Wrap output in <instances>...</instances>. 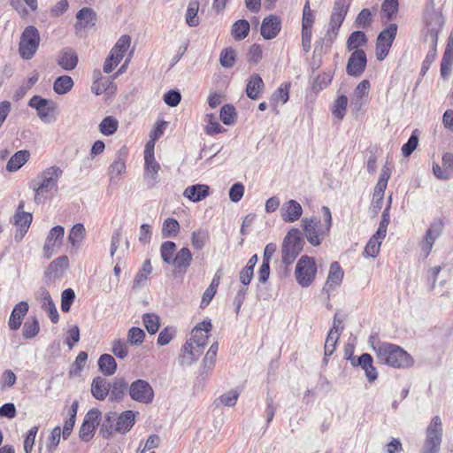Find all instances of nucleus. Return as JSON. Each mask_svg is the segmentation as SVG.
Masks as SVG:
<instances>
[{
    "instance_id": "412c9836",
    "label": "nucleus",
    "mask_w": 453,
    "mask_h": 453,
    "mask_svg": "<svg viewBox=\"0 0 453 453\" xmlns=\"http://www.w3.org/2000/svg\"><path fill=\"white\" fill-rule=\"evenodd\" d=\"M137 416H139V412L132 410L121 412L115 418V433L126 434L129 432L135 424Z\"/></svg>"
},
{
    "instance_id": "72a5a7b5",
    "label": "nucleus",
    "mask_w": 453,
    "mask_h": 453,
    "mask_svg": "<svg viewBox=\"0 0 453 453\" xmlns=\"http://www.w3.org/2000/svg\"><path fill=\"white\" fill-rule=\"evenodd\" d=\"M74 82L71 76L58 77L53 83V90L58 95H65L73 88Z\"/></svg>"
},
{
    "instance_id": "052dcab7",
    "label": "nucleus",
    "mask_w": 453,
    "mask_h": 453,
    "mask_svg": "<svg viewBox=\"0 0 453 453\" xmlns=\"http://www.w3.org/2000/svg\"><path fill=\"white\" fill-rule=\"evenodd\" d=\"M370 82L367 80H363L355 88L354 96H355V104L358 105L357 109L361 106L362 98L368 94L370 89Z\"/></svg>"
},
{
    "instance_id": "37998d69",
    "label": "nucleus",
    "mask_w": 453,
    "mask_h": 453,
    "mask_svg": "<svg viewBox=\"0 0 453 453\" xmlns=\"http://www.w3.org/2000/svg\"><path fill=\"white\" fill-rule=\"evenodd\" d=\"M209 237L210 234L207 229L199 228L195 230L191 234L192 246L197 250H202L208 242Z\"/></svg>"
},
{
    "instance_id": "69168bd1",
    "label": "nucleus",
    "mask_w": 453,
    "mask_h": 453,
    "mask_svg": "<svg viewBox=\"0 0 453 453\" xmlns=\"http://www.w3.org/2000/svg\"><path fill=\"white\" fill-rule=\"evenodd\" d=\"M145 333L140 327L133 326L127 334L128 342L132 345H140L143 342Z\"/></svg>"
},
{
    "instance_id": "c756f323",
    "label": "nucleus",
    "mask_w": 453,
    "mask_h": 453,
    "mask_svg": "<svg viewBox=\"0 0 453 453\" xmlns=\"http://www.w3.org/2000/svg\"><path fill=\"white\" fill-rule=\"evenodd\" d=\"M130 396H153L154 391L150 384L144 380H137L129 387Z\"/></svg>"
},
{
    "instance_id": "c9c22d12",
    "label": "nucleus",
    "mask_w": 453,
    "mask_h": 453,
    "mask_svg": "<svg viewBox=\"0 0 453 453\" xmlns=\"http://www.w3.org/2000/svg\"><path fill=\"white\" fill-rule=\"evenodd\" d=\"M30 154L27 150L17 151L7 162L6 170L15 172L19 170L27 160Z\"/></svg>"
},
{
    "instance_id": "5701e85b",
    "label": "nucleus",
    "mask_w": 453,
    "mask_h": 453,
    "mask_svg": "<svg viewBox=\"0 0 453 453\" xmlns=\"http://www.w3.org/2000/svg\"><path fill=\"white\" fill-rule=\"evenodd\" d=\"M453 65V32L449 35L446 48L441 62V76L448 79L451 73Z\"/></svg>"
},
{
    "instance_id": "4d7b16f0",
    "label": "nucleus",
    "mask_w": 453,
    "mask_h": 453,
    "mask_svg": "<svg viewBox=\"0 0 453 453\" xmlns=\"http://www.w3.org/2000/svg\"><path fill=\"white\" fill-rule=\"evenodd\" d=\"M88 360V354L85 351H81L75 358L74 363L73 364L69 374L71 377L80 375L81 370L83 369L86 362Z\"/></svg>"
},
{
    "instance_id": "f8f14e48",
    "label": "nucleus",
    "mask_w": 453,
    "mask_h": 453,
    "mask_svg": "<svg viewBox=\"0 0 453 453\" xmlns=\"http://www.w3.org/2000/svg\"><path fill=\"white\" fill-rule=\"evenodd\" d=\"M367 64L366 54L363 50H354L347 63L346 72L347 74L352 77H359L365 70Z\"/></svg>"
},
{
    "instance_id": "7ed1b4c3",
    "label": "nucleus",
    "mask_w": 453,
    "mask_h": 453,
    "mask_svg": "<svg viewBox=\"0 0 453 453\" xmlns=\"http://www.w3.org/2000/svg\"><path fill=\"white\" fill-rule=\"evenodd\" d=\"M324 224H320V220L315 218H303L302 219V226L304 235L312 246H319L323 239L329 234L332 226V214L327 206H323L322 209Z\"/></svg>"
},
{
    "instance_id": "bf43d9fd",
    "label": "nucleus",
    "mask_w": 453,
    "mask_h": 453,
    "mask_svg": "<svg viewBox=\"0 0 453 453\" xmlns=\"http://www.w3.org/2000/svg\"><path fill=\"white\" fill-rule=\"evenodd\" d=\"M418 144V130H414L408 139L407 142L402 147V153L404 157H410L412 152L416 150Z\"/></svg>"
},
{
    "instance_id": "7c9ffc66",
    "label": "nucleus",
    "mask_w": 453,
    "mask_h": 453,
    "mask_svg": "<svg viewBox=\"0 0 453 453\" xmlns=\"http://www.w3.org/2000/svg\"><path fill=\"white\" fill-rule=\"evenodd\" d=\"M76 29L85 28L88 26H94L96 20V13L91 8L84 7L81 9L77 14Z\"/></svg>"
},
{
    "instance_id": "864d4df0",
    "label": "nucleus",
    "mask_w": 453,
    "mask_h": 453,
    "mask_svg": "<svg viewBox=\"0 0 453 453\" xmlns=\"http://www.w3.org/2000/svg\"><path fill=\"white\" fill-rule=\"evenodd\" d=\"M32 214L29 212L24 213H15L14 220L15 225L19 227L21 234L20 238L23 237L24 234L27 233L31 222H32Z\"/></svg>"
},
{
    "instance_id": "c85d7f7f",
    "label": "nucleus",
    "mask_w": 453,
    "mask_h": 453,
    "mask_svg": "<svg viewBox=\"0 0 453 453\" xmlns=\"http://www.w3.org/2000/svg\"><path fill=\"white\" fill-rule=\"evenodd\" d=\"M210 188L205 184H196L188 186L183 192V196L192 202H200L209 196Z\"/></svg>"
},
{
    "instance_id": "2f4dec72",
    "label": "nucleus",
    "mask_w": 453,
    "mask_h": 453,
    "mask_svg": "<svg viewBox=\"0 0 453 453\" xmlns=\"http://www.w3.org/2000/svg\"><path fill=\"white\" fill-rule=\"evenodd\" d=\"M359 365L365 372L369 381H374L378 377L376 368L373 366L372 357L368 353H364L359 357Z\"/></svg>"
},
{
    "instance_id": "9d476101",
    "label": "nucleus",
    "mask_w": 453,
    "mask_h": 453,
    "mask_svg": "<svg viewBox=\"0 0 453 453\" xmlns=\"http://www.w3.org/2000/svg\"><path fill=\"white\" fill-rule=\"evenodd\" d=\"M396 33V24H390L379 34L376 42V57L379 61H382L388 56Z\"/></svg>"
},
{
    "instance_id": "a18cd8bd",
    "label": "nucleus",
    "mask_w": 453,
    "mask_h": 453,
    "mask_svg": "<svg viewBox=\"0 0 453 453\" xmlns=\"http://www.w3.org/2000/svg\"><path fill=\"white\" fill-rule=\"evenodd\" d=\"M143 325L149 334H156L160 326V319L155 313H145L142 315Z\"/></svg>"
},
{
    "instance_id": "13d9d810",
    "label": "nucleus",
    "mask_w": 453,
    "mask_h": 453,
    "mask_svg": "<svg viewBox=\"0 0 453 453\" xmlns=\"http://www.w3.org/2000/svg\"><path fill=\"white\" fill-rule=\"evenodd\" d=\"M235 57H236V54H235V51L234 49H232V48L224 49L221 51L220 57H219L220 65L226 68L232 67L235 63Z\"/></svg>"
},
{
    "instance_id": "0e129e2a",
    "label": "nucleus",
    "mask_w": 453,
    "mask_h": 453,
    "mask_svg": "<svg viewBox=\"0 0 453 453\" xmlns=\"http://www.w3.org/2000/svg\"><path fill=\"white\" fill-rule=\"evenodd\" d=\"M398 0H384L381 4V12L388 19H392L398 12Z\"/></svg>"
},
{
    "instance_id": "de8ad7c7",
    "label": "nucleus",
    "mask_w": 453,
    "mask_h": 453,
    "mask_svg": "<svg viewBox=\"0 0 453 453\" xmlns=\"http://www.w3.org/2000/svg\"><path fill=\"white\" fill-rule=\"evenodd\" d=\"M199 10V2L198 0H191L188 4L187 13H186V22L189 27H196L199 24V20L197 18V13Z\"/></svg>"
},
{
    "instance_id": "a19ab883",
    "label": "nucleus",
    "mask_w": 453,
    "mask_h": 453,
    "mask_svg": "<svg viewBox=\"0 0 453 453\" xmlns=\"http://www.w3.org/2000/svg\"><path fill=\"white\" fill-rule=\"evenodd\" d=\"M385 236H378L375 233L368 241L365 248V255L369 257H376L380 252V245Z\"/></svg>"
},
{
    "instance_id": "4be33fe9",
    "label": "nucleus",
    "mask_w": 453,
    "mask_h": 453,
    "mask_svg": "<svg viewBox=\"0 0 453 453\" xmlns=\"http://www.w3.org/2000/svg\"><path fill=\"white\" fill-rule=\"evenodd\" d=\"M302 214V205L294 199L285 202L280 209L281 219L286 223H292L298 220Z\"/></svg>"
},
{
    "instance_id": "473e14b6",
    "label": "nucleus",
    "mask_w": 453,
    "mask_h": 453,
    "mask_svg": "<svg viewBox=\"0 0 453 453\" xmlns=\"http://www.w3.org/2000/svg\"><path fill=\"white\" fill-rule=\"evenodd\" d=\"M264 88V81L260 75L254 73L251 75L250 81L246 87V94L248 97L252 100L257 99L259 97V93L261 89Z\"/></svg>"
},
{
    "instance_id": "2eb2a0df",
    "label": "nucleus",
    "mask_w": 453,
    "mask_h": 453,
    "mask_svg": "<svg viewBox=\"0 0 453 453\" xmlns=\"http://www.w3.org/2000/svg\"><path fill=\"white\" fill-rule=\"evenodd\" d=\"M212 329L211 320L206 319L202 322L198 323L191 332V338L188 341H192L196 346L203 349L208 343L209 333Z\"/></svg>"
},
{
    "instance_id": "20e7f679",
    "label": "nucleus",
    "mask_w": 453,
    "mask_h": 453,
    "mask_svg": "<svg viewBox=\"0 0 453 453\" xmlns=\"http://www.w3.org/2000/svg\"><path fill=\"white\" fill-rule=\"evenodd\" d=\"M349 6L350 0H334L328 28L324 38L328 46H331L337 39L340 27L345 20Z\"/></svg>"
},
{
    "instance_id": "f257e3e1",
    "label": "nucleus",
    "mask_w": 453,
    "mask_h": 453,
    "mask_svg": "<svg viewBox=\"0 0 453 453\" xmlns=\"http://www.w3.org/2000/svg\"><path fill=\"white\" fill-rule=\"evenodd\" d=\"M380 363L394 368H407L412 365L413 359L402 347L380 342L377 334H372L368 340Z\"/></svg>"
},
{
    "instance_id": "39448f33",
    "label": "nucleus",
    "mask_w": 453,
    "mask_h": 453,
    "mask_svg": "<svg viewBox=\"0 0 453 453\" xmlns=\"http://www.w3.org/2000/svg\"><path fill=\"white\" fill-rule=\"evenodd\" d=\"M304 241L298 228H291L283 239L281 246V261L288 266L294 263L302 252Z\"/></svg>"
},
{
    "instance_id": "58836bf2",
    "label": "nucleus",
    "mask_w": 453,
    "mask_h": 453,
    "mask_svg": "<svg viewBox=\"0 0 453 453\" xmlns=\"http://www.w3.org/2000/svg\"><path fill=\"white\" fill-rule=\"evenodd\" d=\"M86 235V229L83 224H75L69 232L68 241L74 248L80 247Z\"/></svg>"
},
{
    "instance_id": "3c124183",
    "label": "nucleus",
    "mask_w": 453,
    "mask_h": 453,
    "mask_svg": "<svg viewBox=\"0 0 453 453\" xmlns=\"http://www.w3.org/2000/svg\"><path fill=\"white\" fill-rule=\"evenodd\" d=\"M347 104H348L347 96L344 95L339 96L335 99V101L334 102V104H333V108H332L333 115L339 119H342L346 113Z\"/></svg>"
},
{
    "instance_id": "8fccbe9b",
    "label": "nucleus",
    "mask_w": 453,
    "mask_h": 453,
    "mask_svg": "<svg viewBox=\"0 0 453 453\" xmlns=\"http://www.w3.org/2000/svg\"><path fill=\"white\" fill-rule=\"evenodd\" d=\"M372 23V13L370 9L365 8L363 9L356 17L355 26L357 28H368L371 27Z\"/></svg>"
},
{
    "instance_id": "338daca9",
    "label": "nucleus",
    "mask_w": 453,
    "mask_h": 453,
    "mask_svg": "<svg viewBox=\"0 0 453 453\" xmlns=\"http://www.w3.org/2000/svg\"><path fill=\"white\" fill-rule=\"evenodd\" d=\"M75 298V293L72 288L65 289L61 295V310L64 312L70 311L71 305Z\"/></svg>"
},
{
    "instance_id": "f03ea898",
    "label": "nucleus",
    "mask_w": 453,
    "mask_h": 453,
    "mask_svg": "<svg viewBox=\"0 0 453 453\" xmlns=\"http://www.w3.org/2000/svg\"><path fill=\"white\" fill-rule=\"evenodd\" d=\"M62 174V169L53 165L43 170L29 182V188L35 192L34 202L36 204L43 203L46 200V195L58 189V182Z\"/></svg>"
},
{
    "instance_id": "5fc2aeb1",
    "label": "nucleus",
    "mask_w": 453,
    "mask_h": 453,
    "mask_svg": "<svg viewBox=\"0 0 453 453\" xmlns=\"http://www.w3.org/2000/svg\"><path fill=\"white\" fill-rule=\"evenodd\" d=\"M205 119L207 122L205 127V132L207 134L214 135L225 131V129L217 121V119L214 114L208 113L206 114Z\"/></svg>"
},
{
    "instance_id": "bb28decb",
    "label": "nucleus",
    "mask_w": 453,
    "mask_h": 453,
    "mask_svg": "<svg viewBox=\"0 0 453 453\" xmlns=\"http://www.w3.org/2000/svg\"><path fill=\"white\" fill-rule=\"evenodd\" d=\"M57 62L64 70L71 71L77 66L78 56L73 49L65 48L60 51Z\"/></svg>"
},
{
    "instance_id": "a211bd4d",
    "label": "nucleus",
    "mask_w": 453,
    "mask_h": 453,
    "mask_svg": "<svg viewBox=\"0 0 453 453\" xmlns=\"http://www.w3.org/2000/svg\"><path fill=\"white\" fill-rule=\"evenodd\" d=\"M281 29V19L276 15H269L265 17L260 27L261 35L266 39L271 40L275 38Z\"/></svg>"
},
{
    "instance_id": "680f3d73",
    "label": "nucleus",
    "mask_w": 453,
    "mask_h": 453,
    "mask_svg": "<svg viewBox=\"0 0 453 453\" xmlns=\"http://www.w3.org/2000/svg\"><path fill=\"white\" fill-rule=\"evenodd\" d=\"M315 20V16L311 9L309 0L306 1L303 10V18H302V28L312 29V25Z\"/></svg>"
},
{
    "instance_id": "423d86ee",
    "label": "nucleus",
    "mask_w": 453,
    "mask_h": 453,
    "mask_svg": "<svg viewBox=\"0 0 453 453\" xmlns=\"http://www.w3.org/2000/svg\"><path fill=\"white\" fill-rule=\"evenodd\" d=\"M424 20L426 25L425 40L429 43L437 44L438 35L444 25V19L441 12L434 9V0H430L426 7Z\"/></svg>"
},
{
    "instance_id": "ea45409f",
    "label": "nucleus",
    "mask_w": 453,
    "mask_h": 453,
    "mask_svg": "<svg viewBox=\"0 0 453 453\" xmlns=\"http://www.w3.org/2000/svg\"><path fill=\"white\" fill-rule=\"evenodd\" d=\"M250 23L246 19H239L234 22L231 28V34L236 41L243 40L250 32Z\"/></svg>"
},
{
    "instance_id": "a878e982",
    "label": "nucleus",
    "mask_w": 453,
    "mask_h": 453,
    "mask_svg": "<svg viewBox=\"0 0 453 453\" xmlns=\"http://www.w3.org/2000/svg\"><path fill=\"white\" fill-rule=\"evenodd\" d=\"M192 259L193 255L190 250L183 247L177 251L171 265H173L179 273H185L190 266Z\"/></svg>"
},
{
    "instance_id": "e433bc0d",
    "label": "nucleus",
    "mask_w": 453,
    "mask_h": 453,
    "mask_svg": "<svg viewBox=\"0 0 453 453\" xmlns=\"http://www.w3.org/2000/svg\"><path fill=\"white\" fill-rule=\"evenodd\" d=\"M111 384L104 377L98 376L93 380L91 393L93 396H107Z\"/></svg>"
},
{
    "instance_id": "9b49d317",
    "label": "nucleus",
    "mask_w": 453,
    "mask_h": 453,
    "mask_svg": "<svg viewBox=\"0 0 453 453\" xmlns=\"http://www.w3.org/2000/svg\"><path fill=\"white\" fill-rule=\"evenodd\" d=\"M28 105L37 111V115L42 121L50 123L54 119L52 113L56 108V104L53 101L34 96L29 100Z\"/></svg>"
},
{
    "instance_id": "c03bdc74",
    "label": "nucleus",
    "mask_w": 453,
    "mask_h": 453,
    "mask_svg": "<svg viewBox=\"0 0 453 453\" xmlns=\"http://www.w3.org/2000/svg\"><path fill=\"white\" fill-rule=\"evenodd\" d=\"M40 331V326L36 317L29 318L24 324L22 335L25 339H33Z\"/></svg>"
},
{
    "instance_id": "f704fd0d",
    "label": "nucleus",
    "mask_w": 453,
    "mask_h": 453,
    "mask_svg": "<svg viewBox=\"0 0 453 453\" xmlns=\"http://www.w3.org/2000/svg\"><path fill=\"white\" fill-rule=\"evenodd\" d=\"M151 272L152 266L150 260L147 259L143 262L142 268L139 270L134 279L133 288L137 289L144 286Z\"/></svg>"
},
{
    "instance_id": "f3484780",
    "label": "nucleus",
    "mask_w": 453,
    "mask_h": 453,
    "mask_svg": "<svg viewBox=\"0 0 453 453\" xmlns=\"http://www.w3.org/2000/svg\"><path fill=\"white\" fill-rule=\"evenodd\" d=\"M64 227L56 226L52 227L47 236L43 246L44 257L49 259L54 253L55 247H59L64 238Z\"/></svg>"
},
{
    "instance_id": "6e6552de",
    "label": "nucleus",
    "mask_w": 453,
    "mask_h": 453,
    "mask_svg": "<svg viewBox=\"0 0 453 453\" xmlns=\"http://www.w3.org/2000/svg\"><path fill=\"white\" fill-rule=\"evenodd\" d=\"M40 43V35L38 29L34 26L27 27L21 34L19 43V52L23 59H31Z\"/></svg>"
},
{
    "instance_id": "1a4fd4ad",
    "label": "nucleus",
    "mask_w": 453,
    "mask_h": 453,
    "mask_svg": "<svg viewBox=\"0 0 453 453\" xmlns=\"http://www.w3.org/2000/svg\"><path fill=\"white\" fill-rule=\"evenodd\" d=\"M317 267L313 258L304 255L298 260L296 266V279L298 284L303 288L309 287L316 275Z\"/></svg>"
},
{
    "instance_id": "e2e57ef3",
    "label": "nucleus",
    "mask_w": 453,
    "mask_h": 453,
    "mask_svg": "<svg viewBox=\"0 0 453 453\" xmlns=\"http://www.w3.org/2000/svg\"><path fill=\"white\" fill-rule=\"evenodd\" d=\"M436 46L437 44L430 43V49L427 51L426 58L424 59L421 65L420 74L422 76H424L426 73L432 63L435 60L437 55Z\"/></svg>"
},
{
    "instance_id": "ddd939ff",
    "label": "nucleus",
    "mask_w": 453,
    "mask_h": 453,
    "mask_svg": "<svg viewBox=\"0 0 453 453\" xmlns=\"http://www.w3.org/2000/svg\"><path fill=\"white\" fill-rule=\"evenodd\" d=\"M131 36L121 35L115 42V67L123 60L131 61L134 52V46L131 48Z\"/></svg>"
},
{
    "instance_id": "b1692460",
    "label": "nucleus",
    "mask_w": 453,
    "mask_h": 453,
    "mask_svg": "<svg viewBox=\"0 0 453 453\" xmlns=\"http://www.w3.org/2000/svg\"><path fill=\"white\" fill-rule=\"evenodd\" d=\"M203 352V349L196 346L192 341H187L180 355L181 365H190L200 357Z\"/></svg>"
},
{
    "instance_id": "4c0bfd02",
    "label": "nucleus",
    "mask_w": 453,
    "mask_h": 453,
    "mask_svg": "<svg viewBox=\"0 0 453 453\" xmlns=\"http://www.w3.org/2000/svg\"><path fill=\"white\" fill-rule=\"evenodd\" d=\"M367 41L368 39L363 31H354L348 37L347 49L349 51L359 50V47L366 45Z\"/></svg>"
},
{
    "instance_id": "dca6fc26",
    "label": "nucleus",
    "mask_w": 453,
    "mask_h": 453,
    "mask_svg": "<svg viewBox=\"0 0 453 453\" xmlns=\"http://www.w3.org/2000/svg\"><path fill=\"white\" fill-rule=\"evenodd\" d=\"M69 266V258L67 256H61L53 260L47 267L44 273V279L47 283L60 279L64 272Z\"/></svg>"
},
{
    "instance_id": "393cba45",
    "label": "nucleus",
    "mask_w": 453,
    "mask_h": 453,
    "mask_svg": "<svg viewBox=\"0 0 453 453\" xmlns=\"http://www.w3.org/2000/svg\"><path fill=\"white\" fill-rule=\"evenodd\" d=\"M28 309L29 305L25 301H21L14 306L8 321V326L11 330L16 331L20 327Z\"/></svg>"
},
{
    "instance_id": "6ab92c4d",
    "label": "nucleus",
    "mask_w": 453,
    "mask_h": 453,
    "mask_svg": "<svg viewBox=\"0 0 453 453\" xmlns=\"http://www.w3.org/2000/svg\"><path fill=\"white\" fill-rule=\"evenodd\" d=\"M441 232L442 225L441 222L432 223L426 230L420 243L421 250L426 257L430 254L435 240L441 235Z\"/></svg>"
},
{
    "instance_id": "4468645a",
    "label": "nucleus",
    "mask_w": 453,
    "mask_h": 453,
    "mask_svg": "<svg viewBox=\"0 0 453 453\" xmlns=\"http://www.w3.org/2000/svg\"><path fill=\"white\" fill-rule=\"evenodd\" d=\"M160 170L159 163L155 157H144V173L143 179L146 187L151 189L159 182L158 171Z\"/></svg>"
},
{
    "instance_id": "49530a36",
    "label": "nucleus",
    "mask_w": 453,
    "mask_h": 453,
    "mask_svg": "<svg viewBox=\"0 0 453 453\" xmlns=\"http://www.w3.org/2000/svg\"><path fill=\"white\" fill-rule=\"evenodd\" d=\"M176 250V244L172 241L164 242L160 247V255L164 263L171 265Z\"/></svg>"
},
{
    "instance_id": "79ce46f5",
    "label": "nucleus",
    "mask_w": 453,
    "mask_h": 453,
    "mask_svg": "<svg viewBox=\"0 0 453 453\" xmlns=\"http://www.w3.org/2000/svg\"><path fill=\"white\" fill-rule=\"evenodd\" d=\"M339 338L340 336L337 335V332L335 330H329L324 347L325 357L323 358V362L325 364H327L328 357L333 355L334 352Z\"/></svg>"
},
{
    "instance_id": "6e6d98bb",
    "label": "nucleus",
    "mask_w": 453,
    "mask_h": 453,
    "mask_svg": "<svg viewBox=\"0 0 453 453\" xmlns=\"http://www.w3.org/2000/svg\"><path fill=\"white\" fill-rule=\"evenodd\" d=\"M98 366L104 375L113 374V357L110 354H103L98 359Z\"/></svg>"
},
{
    "instance_id": "09e8293b",
    "label": "nucleus",
    "mask_w": 453,
    "mask_h": 453,
    "mask_svg": "<svg viewBox=\"0 0 453 453\" xmlns=\"http://www.w3.org/2000/svg\"><path fill=\"white\" fill-rule=\"evenodd\" d=\"M180 231L179 222L173 218H167L162 226V235L165 238L176 236Z\"/></svg>"
},
{
    "instance_id": "774afa93",
    "label": "nucleus",
    "mask_w": 453,
    "mask_h": 453,
    "mask_svg": "<svg viewBox=\"0 0 453 453\" xmlns=\"http://www.w3.org/2000/svg\"><path fill=\"white\" fill-rule=\"evenodd\" d=\"M333 73L331 72L324 73L319 75L313 83V89L322 90L326 88L332 81Z\"/></svg>"
},
{
    "instance_id": "0eeeda50",
    "label": "nucleus",
    "mask_w": 453,
    "mask_h": 453,
    "mask_svg": "<svg viewBox=\"0 0 453 453\" xmlns=\"http://www.w3.org/2000/svg\"><path fill=\"white\" fill-rule=\"evenodd\" d=\"M442 423L439 416H434L426 429L423 453H439L442 441Z\"/></svg>"
},
{
    "instance_id": "aec40b11",
    "label": "nucleus",
    "mask_w": 453,
    "mask_h": 453,
    "mask_svg": "<svg viewBox=\"0 0 453 453\" xmlns=\"http://www.w3.org/2000/svg\"><path fill=\"white\" fill-rule=\"evenodd\" d=\"M93 83L91 90L97 96L105 93L107 101L110 98V85L112 83V76H104L101 70H95L93 73Z\"/></svg>"
},
{
    "instance_id": "cd10ccee",
    "label": "nucleus",
    "mask_w": 453,
    "mask_h": 453,
    "mask_svg": "<svg viewBox=\"0 0 453 453\" xmlns=\"http://www.w3.org/2000/svg\"><path fill=\"white\" fill-rule=\"evenodd\" d=\"M343 274L340 264L338 262H333L330 265L327 280L323 289L329 291L339 286L342 281Z\"/></svg>"
},
{
    "instance_id": "603ef678",
    "label": "nucleus",
    "mask_w": 453,
    "mask_h": 453,
    "mask_svg": "<svg viewBox=\"0 0 453 453\" xmlns=\"http://www.w3.org/2000/svg\"><path fill=\"white\" fill-rule=\"evenodd\" d=\"M219 118L225 125H233L236 119L234 107L232 104H224L220 109Z\"/></svg>"
}]
</instances>
